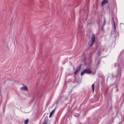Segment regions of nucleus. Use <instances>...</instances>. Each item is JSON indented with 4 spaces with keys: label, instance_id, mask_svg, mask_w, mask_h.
<instances>
[{
    "label": "nucleus",
    "instance_id": "obj_1",
    "mask_svg": "<svg viewBox=\"0 0 124 124\" xmlns=\"http://www.w3.org/2000/svg\"><path fill=\"white\" fill-rule=\"evenodd\" d=\"M95 35L94 34H93L91 39V44L90 46V47L93 46L95 42Z\"/></svg>",
    "mask_w": 124,
    "mask_h": 124
},
{
    "label": "nucleus",
    "instance_id": "obj_2",
    "mask_svg": "<svg viewBox=\"0 0 124 124\" xmlns=\"http://www.w3.org/2000/svg\"><path fill=\"white\" fill-rule=\"evenodd\" d=\"M100 61V59L99 57H98L96 58L95 59V63L96 64L98 65L99 64Z\"/></svg>",
    "mask_w": 124,
    "mask_h": 124
},
{
    "label": "nucleus",
    "instance_id": "obj_3",
    "mask_svg": "<svg viewBox=\"0 0 124 124\" xmlns=\"http://www.w3.org/2000/svg\"><path fill=\"white\" fill-rule=\"evenodd\" d=\"M115 30L113 34V35L115 38L117 37L119 35L118 33L116 31V29Z\"/></svg>",
    "mask_w": 124,
    "mask_h": 124
},
{
    "label": "nucleus",
    "instance_id": "obj_4",
    "mask_svg": "<svg viewBox=\"0 0 124 124\" xmlns=\"http://www.w3.org/2000/svg\"><path fill=\"white\" fill-rule=\"evenodd\" d=\"M20 89L21 90L24 91H27L28 90L27 87L25 86H22L21 87Z\"/></svg>",
    "mask_w": 124,
    "mask_h": 124
},
{
    "label": "nucleus",
    "instance_id": "obj_5",
    "mask_svg": "<svg viewBox=\"0 0 124 124\" xmlns=\"http://www.w3.org/2000/svg\"><path fill=\"white\" fill-rule=\"evenodd\" d=\"M112 25H114V28L115 29V30L116 29V26L115 24V23L114 20V18H112Z\"/></svg>",
    "mask_w": 124,
    "mask_h": 124
},
{
    "label": "nucleus",
    "instance_id": "obj_6",
    "mask_svg": "<svg viewBox=\"0 0 124 124\" xmlns=\"http://www.w3.org/2000/svg\"><path fill=\"white\" fill-rule=\"evenodd\" d=\"M81 67V65H80L78 67V69H77L76 71L75 72L74 74L75 75H76L78 73V72L80 70Z\"/></svg>",
    "mask_w": 124,
    "mask_h": 124
},
{
    "label": "nucleus",
    "instance_id": "obj_7",
    "mask_svg": "<svg viewBox=\"0 0 124 124\" xmlns=\"http://www.w3.org/2000/svg\"><path fill=\"white\" fill-rule=\"evenodd\" d=\"M108 0H104L101 2V4L102 6L104 5L105 4H106L108 3Z\"/></svg>",
    "mask_w": 124,
    "mask_h": 124
},
{
    "label": "nucleus",
    "instance_id": "obj_8",
    "mask_svg": "<svg viewBox=\"0 0 124 124\" xmlns=\"http://www.w3.org/2000/svg\"><path fill=\"white\" fill-rule=\"evenodd\" d=\"M55 109H54L52 111L50 112V115L49 116V117H50L52 116V115H53V114L54 113L55 110Z\"/></svg>",
    "mask_w": 124,
    "mask_h": 124
},
{
    "label": "nucleus",
    "instance_id": "obj_9",
    "mask_svg": "<svg viewBox=\"0 0 124 124\" xmlns=\"http://www.w3.org/2000/svg\"><path fill=\"white\" fill-rule=\"evenodd\" d=\"M85 70H86L85 71V73L86 74H90L91 72V71L89 70V69H85Z\"/></svg>",
    "mask_w": 124,
    "mask_h": 124
},
{
    "label": "nucleus",
    "instance_id": "obj_10",
    "mask_svg": "<svg viewBox=\"0 0 124 124\" xmlns=\"http://www.w3.org/2000/svg\"><path fill=\"white\" fill-rule=\"evenodd\" d=\"M105 23H106V22H105V18H104V23H103V25H102V28H101V29H102V30H103V26H104V25H105Z\"/></svg>",
    "mask_w": 124,
    "mask_h": 124
},
{
    "label": "nucleus",
    "instance_id": "obj_11",
    "mask_svg": "<svg viewBox=\"0 0 124 124\" xmlns=\"http://www.w3.org/2000/svg\"><path fill=\"white\" fill-rule=\"evenodd\" d=\"M86 70H83L82 71L81 73V76L83 75V74H84L85 73V71Z\"/></svg>",
    "mask_w": 124,
    "mask_h": 124
},
{
    "label": "nucleus",
    "instance_id": "obj_12",
    "mask_svg": "<svg viewBox=\"0 0 124 124\" xmlns=\"http://www.w3.org/2000/svg\"><path fill=\"white\" fill-rule=\"evenodd\" d=\"M86 70H83L82 71L81 73V76L83 75V74H84L85 73V71Z\"/></svg>",
    "mask_w": 124,
    "mask_h": 124
},
{
    "label": "nucleus",
    "instance_id": "obj_13",
    "mask_svg": "<svg viewBox=\"0 0 124 124\" xmlns=\"http://www.w3.org/2000/svg\"><path fill=\"white\" fill-rule=\"evenodd\" d=\"M94 84H93L92 85V91L93 92L94 91Z\"/></svg>",
    "mask_w": 124,
    "mask_h": 124
},
{
    "label": "nucleus",
    "instance_id": "obj_14",
    "mask_svg": "<svg viewBox=\"0 0 124 124\" xmlns=\"http://www.w3.org/2000/svg\"><path fill=\"white\" fill-rule=\"evenodd\" d=\"M29 122V120L28 119H27L26 120L24 121V124H27Z\"/></svg>",
    "mask_w": 124,
    "mask_h": 124
},
{
    "label": "nucleus",
    "instance_id": "obj_15",
    "mask_svg": "<svg viewBox=\"0 0 124 124\" xmlns=\"http://www.w3.org/2000/svg\"><path fill=\"white\" fill-rule=\"evenodd\" d=\"M47 124V121H46V120H45L43 123H42V124Z\"/></svg>",
    "mask_w": 124,
    "mask_h": 124
},
{
    "label": "nucleus",
    "instance_id": "obj_16",
    "mask_svg": "<svg viewBox=\"0 0 124 124\" xmlns=\"http://www.w3.org/2000/svg\"><path fill=\"white\" fill-rule=\"evenodd\" d=\"M120 25L121 26H122L123 25H124V24L122 23H121L120 24Z\"/></svg>",
    "mask_w": 124,
    "mask_h": 124
},
{
    "label": "nucleus",
    "instance_id": "obj_17",
    "mask_svg": "<svg viewBox=\"0 0 124 124\" xmlns=\"http://www.w3.org/2000/svg\"><path fill=\"white\" fill-rule=\"evenodd\" d=\"M115 66L116 67V64H115Z\"/></svg>",
    "mask_w": 124,
    "mask_h": 124
},
{
    "label": "nucleus",
    "instance_id": "obj_18",
    "mask_svg": "<svg viewBox=\"0 0 124 124\" xmlns=\"http://www.w3.org/2000/svg\"><path fill=\"white\" fill-rule=\"evenodd\" d=\"M116 88H117V85H116Z\"/></svg>",
    "mask_w": 124,
    "mask_h": 124
},
{
    "label": "nucleus",
    "instance_id": "obj_19",
    "mask_svg": "<svg viewBox=\"0 0 124 124\" xmlns=\"http://www.w3.org/2000/svg\"><path fill=\"white\" fill-rule=\"evenodd\" d=\"M118 91V90L117 89V91Z\"/></svg>",
    "mask_w": 124,
    "mask_h": 124
}]
</instances>
